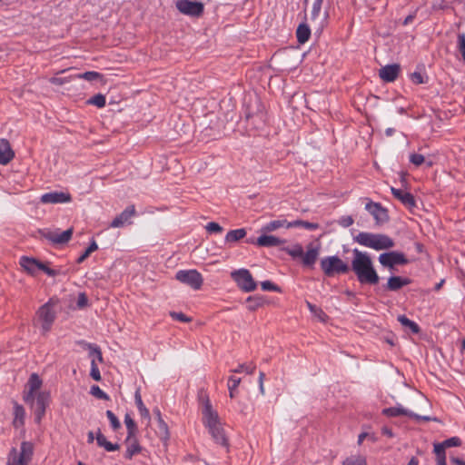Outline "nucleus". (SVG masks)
I'll list each match as a JSON object with an SVG mask.
<instances>
[{
  "label": "nucleus",
  "instance_id": "1",
  "mask_svg": "<svg viewBox=\"0 0 465 465\" xmlns=\"http://www.w3.org/2000/svg\"><path fill=\"white\" fill-rule=\"evenodd\" d=\"M351 270L361 284L375 285L380 277L373 266L370 254L358 249L352 251Z\"/></svg>",
  "mask_w": 465,
  "mask_h": 465
},
{
  "label": "nucleus",
  "instance_id": "2",
  "mask_svg": "<svg viewBox=\"0 0 465 465\" xmlns=\"http://www.w3.org/2000/svg\"><path fill=\"white\" fill-rule=\"evenodd\" d=\"M354 241L375 251L389 250L395 245L394 241L386 234L367 232H359L354 237Z\"/></svg>",
  "mask_w": 465,
  "mask_h": 465
},
{
  "label": "nucleus",
  "instance_id": "3",
  "mask_svg": "<svg viewBox=\"0 0 465 465\" xmlns=\"http://www.w3.org/2000/svg\"><path fill=\"white\" fill-rule=\"evenodd\" d=\"M320 265L324 274L328 277H332L335 274L346 273L350 270L349 265L337 255L322 258Z\"/></svg>",
  "mask_w": 465,
  "mask_h": 465
},
{
  "label": "nucleus",
  "instance_id": "4",
  "mask_svg": "<svg viewBox=\"0 0 465 465\" xmlns=\"http://www.w3.org/2000/svg\"><path fill=\"white\" fill-rule=\"evenodd\" d=\"M19 264L31 275H35L37 270L45 272L49 276L56 275V272L54 270L50 269L45 263L31 257L22 256L20 258Z\"/></svg>",
  "mask_w": 465,
  "mask_h": 465
},
{
  "label": "nucleus",
  "instance_id": "5",
  "mask_svg": "<svg viewBox=\"0 0 465 465\" xmlns=\"http://www.w3.org/2000/svg\"><path fill=\"white\" fill-rule=\"evenodd\" d=\"M176 280L184 283L193 290H199L202 285L203 279L199 272L196 270H181L176 272Z\"/></svg>",
  "mask_w": 465,
  "mask_h": 465
},
{
  "label": "nucleus",
  "instance_id": "6",
  "mask_svg": "<svg viewBox=\"0 0 465 465\" xmlns=\"http://www.w3.org/2000/svg\"><path fill=\"white\" fill-rule=\"evenodd\" d=\"M37 316L42 322L41 327L43 331L45 333L49 331L55 319V311L54 309L53 302L49 301L41 306L37 312Z\"/></svg>",
  "mask_w": 465,
  "mask_h": 465
},
{
  "label": "nucleus",
  "instance_id": "7",
  "mask_svg": "<svg viewBox=\"0 0 465 465\" xmlns=\"http://www.w3.org/2000/svg\"><path fill=\"white\" fill-rule=\"evenodd\" d=\"M237 285L244 292H252L256 289V282L246 269H240L231 273Z\"/></svg>",
  "mask_w": 465,
  "mask_h": 465
},
{
  "label": "nucleus",
  "instance_id": "8",
  "mask_svg": "<svg viewBox=\"0 0 465 465\" xmlns=\"http://www.w3.org/2000/svg\"><path fill=\"white\" fill-rule=\"evenodd\" d=\"M379 262L383 267L393 269L396 265L407 264L408 259L402 252H390L380 254Z\"/></svg>",
  "mask_w": 465,
  "mask_h": 465
},
{
  "label": "nucleus",
  "instance_id": "9",
  "mask_svg": "<svg viewBox=\"0 0 465 465\" xmlns=\"http://www.w3.org/2000/svg\"><path fill=\"white\" fill-rule=\"evenodd\" d=\"M42 380L36 373H32L25 386V391L24 394V401L34 406L35 394L40 391L42 387Z\"/></svg>",
  "mask_w": 465,
  "mask_h": 465
},
{
  "label": "nucleus",
  "instance_id": "10",
  "mask_svg": "<svg viewBox=\"0 0 465 465\" xmlns=\"http://www.w3.org/2000/svg\"><path fill=\"white\" fill-rule=\"evenodd\" d=\"M175 5L180 13L186 15L198 17L203 13V5L200 2L178 0Z\"/></svg>",
  "mask_w": 465,
  "mask_h": 465
},
{
  "label": "nucleus",
  "instance_id": "11",
  "mask_svg": "<svg viewBox=\"0 0 465 465\" xmlns=\"http://www.w3.org/2000/svg\"><path fill=\"white\" fill-rule=\"evenodd\" d=\"M49 401V393L46 391H39L35 394L34 406L35 420L40 421L45 412L46 406Z\"/></svg>",
  "mask_w": 465,
  "mask_h": 465
},
{
  "label": "nucleus",
  "instance_id": "12",
  "mask_svg": "<svg viewBox=\"0 0 465 465\" xmlns=\"http://www.w3.org/2000/svg\"><path fill=\"white\" fill-rule=\"evenodd\" d=\"M42 203L55 204L64 203L72 201L71 194L65 192H50L43 194L40 199Z\"/></svg>",
  "mask_w": 465,
  "mask_h": 465
},
{
  "label": "nucleus",
  "instance_id": "13",
  "mask_svg": "<svg viewBox=\"0 0 465 465\" xmlns=\"http://www.w3.org/2000/svg\"><path fill=\"white\" fill-rule=\"evenodd\" d=\"M73 234V229H67L64 232L59 231H45L42 232L43 237L55 244H62L67 242Z\"/></svg>",
  "mask_w": 465,
  "mask_h": 465
},
{
  "label": "nucleus",
  "instance_id": "14",
  "mask_svg": "<svg viewBox=\"0 0 465 465\" xmlns=\"http://www.w3.org/2000/svg\"><path fill=\"white\" fill-rule=\"evenodd\" d=\"M383 414L389 417H397L401 415L408 416L410 418L415 419L417 420H430V417L428 416H420L418 414H415L414 412L403 408L402 406H395L384 409L382 411Z\"/></svg>",
  "mask_w": 465,
  "mask_h": 465
},
{
  "label": "nucleus",
  "instance_id": "15",
  "mask_svg": "<svg viewBox=\"0 0 465 465\" xmlns=\"http://www.w3.org/2000/svg\"><path fill=\"white\" fill-rule=\"evenodd\" d=\"M365 209L373 216L377 223H383L388 221L387 211L380 203L369 202Z\"/></svg>",
  "mask_w": 465,
  "mask_h": 465
},
{
  "label": "nucleus",
  "instance_id": "16",
  "mask_svg": "<svg viewBox=\"0 0 465 465\" xmlns=\"http://www.w3.org/2000/svg\"><path fill=\"white\" fill-rule=\"evenodd\" d=\"M203 420L207 428L220 423L218 413L213 409L209 400H206L203 408Z\"/></svg>",
  "mask_w": 465,
  "mask_h": 465
},
{
  "label": "nucleus",
  "instance_id": "17",
  "mask_svg": "<svg viewBox=\"0 0 465 465\" xmlns=\"http://www.w3.org/2000/svg\"><path fill=\"white\" fill-rule=\"evenodd\" d=\"M401 71V67L397 64H388L381 67L379 71V76L387 83L394 82Z\"/></svg>",
  "mask_w": 465,
  "mask_h": 465
},
{
  "label": "nucleus",
  "instance_id": "18",
  "mask_svg": "<svg viewBox=\"0 0 465 465\" xmlns=\"http://www.w3.org/2000/svg\"><path fill=\"white\" fill-rule=\"evenodd\" d=\"M135 215L134 205L128 206L119 215H117L111 223V227L119 228L125 223H130L129 220Z\"/></svg>",
  "mask_w": 465,
  "mask_h": 465
},
{
  "label": "nucleus",
  "instance_id": "19",
  "mask_svg": "<svg viewBox=\"0 0 465 465\" xmlns=\"http://www.w3.org/2000/svg\"><path fill=\"white\" fill-rule=\"evenodd\" d=\"M268 232H262L256 240V244L261 247H274L280 246L286 242L285 240L279 237L269 235Z\"/></svg>",
  "mask_w": 465,
  "mask_h": 465
},
{
  "label": "nucleus",
  "instance_id": "20",
  "mask_svg": "<svg viewBox=\"0 0 465 465\" xmlns=\"http://www.w3.org/2000/svg\"><path fill=\"white\" fill-rule=\"evenodd\" d=\"M126 452L124 457L126 459H132L133 456L138 454L141 451V446L138 442L136 434L127 435L125 439Z\"/></svg>",
  "mask_w": 465,
  "mask_h": 465
},
{
  "label": "nucleus",
  "instance_id": "21",
  "mask_svg": "<svg viewBox=\"0 0 465 465\" xmlns=\"http://www.w3.org/2000/svg\"><path fill=\"white\" fill-rule=\"evenodd\" d=\"M393 196L408 208L415 206V200L411 193L401 189L391 187Z\"/></svg>",
  "mask_w": 465,
  "mask_h": 465
},
{
  "label": "nucleus",
  "instance_id": "22",
  "mask_svg": "<svg viewBox=\"0 0 465 465\" xmlns=\"http://www.w3.org/2000/svg\"><path fill=\"white\" fill-rule=\"evenodd\" d=\"M319 253V247L312 246V244L307 246L306 252H303V256H302V264L304 266L312 267L317 261Z\"/></svg>",
  "mask_w": 465,
  "mask_h": 465
},
{
  "label": "nucleus",
  "instance_id": "23",
  "mask_svg": "<svg viewBox=\"0 0 465 465\" xmlns=\"http://www.w3.org/2000/svg\"><path fill=\"white\" fill-rule=\"evenodd\" d=\"M15 156V153L6 139L0 140V164H7Z\"/></svg>",
  "mask_w": 465,
  "mask_h": 465
},
{
  "label": "nucleus",
  "instance_id": "24",
  "mask_svg": "<svg viewBox=\"0 0 465 465\" xmlns=\"http://www.w3.org/2000/svg\"><path fill=\"white\" fill-rule=\"evenodd\" d=\"M33 454V448L29 442L24 441L21 444L20 452L17 451L16 460L20 465H26L28 461L31 460V456Z\"/></svg>",
  "mask_w": 465,
  "mask_h": 465
},
{
  "label": "nucleus",
  "instance_id": "25",
  "mask_svg": "<svg viewBox=\"0 0 465 465\" xmlns=\"http://www.w3.org/2000/svg\"><path fill=\"white\" fill-rule=\"evenodd\" d=\"M411 281L408 278H403L401 276H391L388 279L386 288L389 291H398L402 287L410 284Z\"/></svg>",
  "mask_w": 465,
  "mask_h": 465
},
{
  "label": "nucleus",
  "instance_id": "26",
  "mask_svg": "<svg viewBox=\"0 0 465 465\" xmlns=\"http://www.w3.org/2000/svg\"><path fill=\"white\" fill-rule=\"evenodd\" d=\"M95 440L97 445L101 448L105 449L107 451H115L120 449V446L118 444L108 441L100 430H98V431L96 432Z\"/></svg>",
  "mask_w": 465,
  "mask_h": 465
},
{
  "label": "nucleus",
  "instance_id": "27",
  "mask_svg": "<svg viewBox=\"0 0 465 465\" xmlns=\"http://www.w3.org/2000/svg\"><path fill=\"white\" fill-rule=\"evenodd\" d=\"M209 432L214 439V440L221 444V445H226L227 444V439L225 437V434L223 432V429L221 426V423L216 424L214 426L208 428Z\"/></svg>",
  "mask_w": 465,
  "mask_h": 465
},
{
  "label": "nucleus",
  "instance_id": "28",
  "mask_svg": "<svg viewBox=\"0 0 465 465\" xmlns=\"http://www.w3.org/2000/svg\"><path fill=\"white\" fill-rule=\"evenodd\" d=\"M290 224V222L286 220H274L271 221L270 223H266L264 226L262 227L261 232H270L276 231L280 228H290L288 225Z\"/></svg>",
  "mask_w": 465,
  "mask_h": 465
},
{
  "label": "nucleus",
  "instance_id": "29",
  "mask_svg": "<svg viewBox=\"0 0 465 465\" xmlns=\"http://www.w3.org/2000/svg\"><path fill=\"white\" fill-rule=\"evenodd\" d=\"M25 411L23 406L15 403L14 406L13 424L15 428L22 427L25 423Z\"/></svg>",
  "mask_w": 465,
  "mask_h": 465
},
{
  "label": "nucleus",
  "instance_id": "30",
  "mask_svg": "<svg viewBox=\"0 0 465 465\" xmlns=\"http://www.w3.org/2000/svg\"><path fill=\"white\" fill-rule=\"evenodd\" d=\"M311 35V29L306 24H301L299 25L297 30H296V37L297 41L300 44L306 43Z\"/></svg>",
  "mask_w": 465,
  "mask_h": 465
},
{
  "label": "nucleus",
  "instance_id": "31",
  "mask_svg": "<svg viewBox=\"0 0 465 465\" xmlns=\"http://www.w3.org/2000/svg\"><path fill=\"white\" fill-rule=\"evenodd\" d=\"M134 400L141 417L147 420H150L149 410L144 406L139 391L135 392Z\"/></svg>",
  "mask_w": 465,
  "mask_h": 465
},
{
  "label": "nucleus",
  "instance_id": "32",
  "mask_svg": "<svg viewBox=\"0 0 465 465\" xmlns=\"http://www.w3.org/2000/svg\"><path fill=\"white\" fill-rule=\"evenodd\" d=\"M245 235H246L245 229L242 228V229L232 230L227 232V234L225 236V242H236L239 240L245 237Z\"/></svg>",
  "mask_w": 465,
  "mask_h": 465
},
{
  "label": "nucleus",
  "instance_id": "33",
  "mask_svg": "<svg viewBox=\"0 0 465 465\" xmlns=\"http://www.w3.org/2000/svg\"><path fill=\"white\" fill-rule=\"evenodd\" d=\"M290 226V228H292V227H302L306 230H310V231H313V230H316L320 227L319 223H310V222H307V221H302V220H295L293 222H290V224H288Z\"/></svg>",
  "mask_w": 465,
  "mask_h": 465
},
{
  "label": "nucleus",
  "instance_id": "34",
  "mask_svg": "<svg viewBox=\"0 0 465 465\" xmlns=\"http://www.w3.org/2000/svg\"><path fill=\"white\" fill-rule=\"evenodd\" d=\"M398 321L401 323V325L408 327L413 333H419V325L416 322L408 319L405 315H399Z\"/></svg>",
  "mask_w": 465,
  "mask_h": 465
},
{
  "label": "nucleus",
  "instance_id": "35",
  "mask_svg": "<svg viewBox=\"0 0 465 465\" xmlns=\"http://www.w3.org/2000/svg\"><path fill=\"white\" fill-rule=\"evenodd\" d=\"M342 465H367V462L362 455H351L343 460Z\"/></svg>",
  "mask_w": 465,
  "mask_h": 465
},
{
  "label": "nucleus",
  "instance_id": "36",
  "mask_svg": "<svg viewBox=\"0 0 465 465\" xmlns=\"http://www.w3.org/2000/svg\"><path fill=\"white\" fill-rule=\"evenodd\" d=\"M292 258H301L303 256V248L301 244L297 243L292 247H287L283 249Z\"/></svg>",
  "mask_w": 465,
  "mask_h": 465
},
{
  "label": "nucleus",
  "instance_id": "37",
  "mask_svg": "<svg viewBox=\"0 0 465 465\" xmlns=\"http://www.w3.org/2000/svg\"><path fill=\"white\" fill-rule=\"evenodd\" d=\"M241 381H242L241 378H237L235 376L229 377L227 386H228V390H229V395L231 398H234L235 391H236L239 384L241 383Z\"/></svg>",
  "mask_w": 465,
  "mask_h": 465
},
{
  "label": "nucleus",
  "instance_id": "38",
  "mask_svg": "<svg viewBox=\"0 0 465 465\" xmlns=\"http://www.w3.org/2000/svg\"><path fill=\"white\" fill-rule=\"evenodd\" d=\"M124 424L127 429V435L137 434L138 430L136 423L128 413H126L124 416Z\"/></svg>",
  "mask_w": 465,
  "mask_h": 465
},
{
  "label": "nucleus",
  "instance_id": "39",
  "mask_svg": "<svg viewBox=\"0 0 465 465\" xmlns=\"http://www.w3.org/2000/svg\"><path fill=\"white\" fill-rule=\"evenodd\" d=\"M78 79H84L86 81L92 82L102 78V74L98 72L88 71L84 74H78L75 75Z\"/></svg>",
  "mask_w": 465,
  "mask_h": 465
},
{
  "label": "nucleus",
  "instance_id": "40",
  "mask_svg": "<svg viewBox=\"0 0 465 465\" xmlns=\"http://www.w3.org/2000/svg\"><path fill=\"white\" fill-rule=\"evenodd\" d=\"M105 103H106L105 96L102 94H97L88 100L89 104L95 105L98 108L104 107Z\"/></svg>",
  "mask_w": 465,
  "mask_h": 465
},
{
  "label": "nucleus",
  "instance_id": "41",
  "mask_svg": "<svg viewBox=\"0 0 465 465\" xmlns=\"http://www.w3.org/2000/svg\"><path fill=\"white\" fill-rule=\"evenodd\" d=\"M323 0H315L312 6L311 19L315 21L321 14Z\"/></svg>",
  "mask_w": 465,
  "mask_h": 465
},
{
  "label": "nucleus",
  "instance_id": "42",
  "mask_svg": "<svg viewBox=\"0 0 465 465\" xmlns=\"http://www.w3.org/2000/svg\"><path fill=\"white\" fill-rule=\"evenodd\" d=\"M246 302H247V309L251 312L257 310L262 304L261 298L252 297V296L247 298Z\"/></svg>",
  "mask_w": 465,
  "mask_h": 465
},
{
  "label": "nucleus",
  "instance_id": "43",
  "mask_svg": "<svg viewBox=\"0 0 465 465\" xmlns=\"http://www.w3.org/2000/svg\"><path fill=\"white\" fill-rule=\"evenodd\" d=\"M86 346L90 351V353H89L90 357H92V359H95V361L97 360L99 362H102L103 356H102V352H101V350L99 349V347H97L96 345H94V344H86Z\"/></svg>",
  "mask_w": 465,
  "mask_h": 465
},
{
  "label": "nucleus",
  "instance_id": "44",
  "mask_svg": "<svg viewBox=\"0 0 465 465\" xmlns=\"http://www.w3.org/2000/svg\"><path fill=\"white\" fill-rule=\"evenodd\" d=\"M158 422V429L161 433V436L167 440L169 438V430L166 422L163 420L162 415H159V419L157 420Z\"/></svg>",
  "mask_w": 465,
  "mask_h": 465
},
{
  "label": "nucleus",
  "instance_id": "45",
  "mask_svg": "<svg viewBox=\"0 0 465 465\" xmlns=\"http://www.w3.org/2000/svg\"><path fill=\"white\" fill-rule=\"evenodd\" d=\"M98 246L94 241L91 242L89 247L84 251V252L77 259L78 263H82L93 252L96 251Z\"/></svg>",
  "mask_w": 465,
  "mask_h": 465
},
{
  "label": "nucleus",
  "instance_id": "46",
  "mask_svg": "<svg viewBox=\"0 0 465 465\" xmlns=\"http://www.w3.org/2000/svg\"><path fill=\"white\" fill-rule=\"evenodd\" d=\"M255 365H246L244 363L240 364L236 369L232 370L231 371L233 373H241L245 371L248 374H252L255 371Z\"/></svg>",
  "mask_w": 465,
  "mask_h": 465
},
{
  "label": "nucleus",
  "instance_id": "47",
  "mask_svg": "<svg viewBox=\"0 0 465 465\" xmlns=\"http://www.w3.org/2000/svg\"><path fill=\"white\" fill-rule=\"evenodd\" d=\"M90 376L96 381H99L102 379L99 368L95 362V359H92L91 361Z\"/></svg>",
  "mask_w": 465,
  "mask_h": 465
},
{
  "label": "nucleus",
  "instance_id": "48",
  "mask_svg": "<svg viewBox=\"0 0 465 465\" xmlns=\"http://www.w3.org/2000/svg\"><path fill=\"white\" fill-rule=\"evenodd\" d=\"M106 416L111 423L112 428L114 430H118L121 427V423L118 418L114 415V413L112 411H107Z\"/></svg>",
  "mask_w": 465,
  "mask_h": 465
},
{
  "label": "nucleus",
  "instance_id": "49",
  "mask_svg": "<svg viewBox=\"0 0 465 465\" xmlns=\"http://www.w3.org/2000/svg\"><path fill=\"white\" fill-rule=\"evenodd\" d=\"M91 394L102 400H109V396L100 389L99 386L94 385L91 387Z\"/></svg>",
  "mask_w": 465,
  "mask_h": 465
},
{
  "label": "nucleus",
  "instance_id": "50",
  "mask_svg": "<svg viewBox=\"0 0 465 465\" xmlns=\"http://www.w3.org/2000/svg\"><path fill=\"white\" fill-rule=\"evenodd\" d=\"M458 49L462 55V60L465 63V34L458 35Z\"/></svg>",
  "mask_w": 465,
  "mask_h": 465
},
{
  "label": "nucleus",
  "instance_id": "51",
  "mask_svg": "<svg viewBox=\"0 0 465 465\" xmlns=\"http://www.w3.org/2000/svg\"><path fill=\"white\" fill-rule=\"evenodd\" d=\"M205 229L211 233H220L223 232V227L215 222L208 223L205 226Z\"/></svg>",
  "mask_w": 465,
  "mask_h": 465
},
{
  "label": "nucleus",
  "instance_id": "52",
  "mask_svg": "<svg viewBox=\"0 0 465 465\" xmlns=\"http://www.w3.org/2000/svg\"><path fill=\"white\" fill-rule=\"evenodd\" d=\"M170 316L173 320L179 321V322H190L192 321V319L190 317L186 316L183 312H170Z\"/></svg>",
  "mask_w": 465,
  "mask_h": 465
},
{
  "label": "nucleus",
  "instance_id": "53",
  "mask_svg": "<svg viewBox=\"0 0 465 465\" xmlns=\"http://www.w3.org/2000/svg\"><path fill=\"white\" fill-rule=\"evenodd\" d=\"M424 156L419 153H412L410 155V162L416 166H420L424 163Z\"/></svg>",
  "mask_w": 465,
  "mask_h": 465
},
{
  "label": "nucleus",
  "instance_id": "54",
  "mask_svg": "<svg viewBox=\"0 0 465 465\" xmlns=\"http://www.w3.org/2000/svg\"><path fill=\"white\" fill-rule=\"evenodd\" d=\"M262 291L280 292V288L270 281H265L261 283Z\"/></svg>",
  "mask_w": 465,
  "mask_h": 465
},
{
  "label": "nucleus",
  "instance_id": "55",
  "mask_svg": "<svg viewBox=\"0 0 465 465\" xmlns=\"http://www.w3.org/2000/svg\"><path fill=\"white\" fill-rule=\"evenodd\" d=\"M460 443L461 441L458 437H452L443 441V445H445L446 448L457 447L460 446Z\"/></svg>",
  "mask_w": 465,
  "mask_h": 465
},
{
  "label": "nucleus",
  "instance_id": "56",
  "mask_svg": "<svg viewBox=\"0 0 465 465\" xmlns=\"http://www.w3.org/2000/svg\"><path fill=\"white\" fill-rule=\"evenodd\" d=\"M338 223L341 226L347 228L352 225L354 221L351 216L347 215L341 217Z\"/></svg>",
  "mask_w": 465,
  "mask_h": 465
},
{
  "label": "nucleus",
  "instance_id": "57",
  "mask_svg": "<svg viewBox=\"0 0 465 465\" xmlns=\"http://www.w3.org/2000/svg\"><path fill=\"white\" fill-rule=\"evenodd\" d=\"M88 305V299L84 292H81L77 298V307L83 309Z\"/></svg>",
  "mask_w": 465,
  "mask_h": 465
},
{
  "label": "nucleus",
  "instance_id": "58",
  "mask_svg": "<svg viewBox=\"0 0 465 465\" xmlns=\"http://www.w3.org/2000/svg\"><path fill=\"white\" fill-rule=\"evenodd\" d=\"M16 458H17V450L14 448L10 451L7 465H20V463L17 462Z\"/></svg>",
  "mask_w": 465,
  "mask_h": 465
},
{
  "label": "nucleus",
  "instance_id": "59",
  "mask_svg": "<svg viewBox=\"0 0 465 465\" xmlns=\"http://www.w3.org/2000/svg\"><path fill=\"white\" fill-rule=\"evenodd\" d=\"M446 446L443 445V441L440 443L434 444V453L436 456L445 455Z\"/></svg>",
  "mask_w": 465,
  "mask_h": 465
},
{
  "label": "nucleus",
  "instance_id": "60",
  "mask_svg": "<svg viewBox=\"0 0 465 465\" xmlns=\"http://www.w3.org/2000/svg\"><path fill=\"white\" fill-rule=\"evenodd\" d=\"M411 80L415 84H422L423 83V77L420 73H413L411 76Z\"/></svg>",
  "mask_w": 465,
  "mask_h": 465
},
{
  "label": "nucleus",
  "instance_id": "61",
  "mask_svg": "<svg viewBox=\"0 0 465 465\" xmlns=\"http://www.w3.org/2000/svg\"><path fill=\"white\" fill-rule=\"evenodd\" d=\"M264 379H265V374L263 372H260V374H259V388H260V391L262 395L265 393L264 386H263Z\"/></svg>",
  "mask_w": 465,
  "mask_h": 465
},
{
  "label": "nucleus",
  "instance_id": "62",
  "mask_svg": "<svg viewBox=\"0 0 465 465\" xmlns=\"http://www.w3.org/2000/svg\"><path fill=\"white\" fill-rule=\"evenodd\" d=\"M436 461H437V465H446V456L445 455L436 456Z\"/></svg>",
  "mask_w": 465,
  "mask_h": 465
},
{
  "label": "nucleus",
  "instance_id": "63",
  "mask_svg": "<svg viewBox=\"0 0 465 465\" xmlns=\"http://www.w3.org/2000/svg\"><path fill=\"white\" fill-rule=\"evenodd\" d=\"M50 82H51L52 84H58V85H61V84H64V83H65L64 79H63V78H58V77H53V78L50 80Z\"/></svg>",
  "mask_w": 465,
  "mask_h": 465
},
{
  "label": "nucleus",
  "instance_id": "64",
  "mask_svg": "<svg viewBox=\"0 0 465 465\" xmlns=\"http://www.w3.org/2000/svg\"><path fill=\"white\" fill-rule=\"evenodd\" d=\"M450 461L456 465H465V461L460 460L459 458H451Z\"/></svg>",
  "mask_w": 465,
  "mask_h": 465
}]
</instances>
